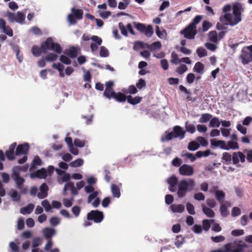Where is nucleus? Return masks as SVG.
<instances>
[{
	"label": "nucleus",
	"instance_id": "f257e3e1",
	"mask_svg": "<svg viewBox=\"0 0 252 252\" xmlns=\"http://www.w3.org/2000/svg\"><path fill=\"white\" fill-rule=\"evenodd\" d=\"M241 6L234 5L233 7V14L225 13L223 16L220 18V21L225 23V25L234 26L238 24L241 20Z\"/></svg>",
	"mask_w": 252,
	"mask_h": 252
},
{
	"label": "nucleus",
	"instance_id": "f03ea898",
	"mask_svg": "<svg viewBox=\"0 0 252 252\" xmlns=\"http://www.w3.org/2000/svg\"><path fill=\"white\" fill-rule=\"evenodd\" d=\"M195 186V183L193 179L189 181L182 180L178 184V191L177 194L179 198H182L185 197L188 191H191Z\"/></svg>",
	"mask_w": 252,
	"mask_h": 252
},
{
	"label": "nucleus",
	"instance_id": "7ed1b4c3",
	"mask_svg": "<svg viewBox=\"0 0 252 252\" xmlns=\"http://www.w3.org/2000/svg\"><path fill=\"white\" fill-rule=\"evenodd\" d=\"M224 247V250L218 249L211 252H244V249L247 248V245L244 243L234 242L225 244Z\"/></svg>",
	"mask_w": 252,
	"mask_h": 252
},
{
	"label": "nucleus",
	"instance_id": "20e7f679",
	"mask_svg": "<svg viewBox=\"0 0 252 252\" xmlns=\"http://www.w3.org/2000/svg\"><path fill=\"white\" fill-rule=\"evenodd\" d=\"M41 48L43 53H46L47 50H52L57 53L62 52V48L58 43H55L52 37H48L46 40L41 44Z\"/></svg>",
	"mask_w": 252,
	"mask_h": 252
},
{
	"label": "nucleus",
	"instance_id": "39448f33",
	"mask_svg": "<svg viewBox=\"0 0 252 252\" xmlns=\"http://www.w3.org/2000/svg\"><path fill=\"white\" fill-rule=\"evenodd\" d=\"M239 58L243 65H246L252 62V44L244 47Z\"/></svg>",
	"mask_w": 252,
	"mask_h": 252
},
{
	"label": "nucleus",
	"instance_id": "423d86ee",
	"mask_svg": "<svg viewBox=\"0 0 252 252\" xmlns=\"http://www.w3.org/2000/svg\"><path fill=\"white\" fill-rule=\"evenodd\" d=\"M134 24L135 28L139 32L144 33L147 37H151L153 34V28L151 25H149L146 26V25L140 23H134Z\"/></svg>",
	"mask_w": 252,
	"mask_h": 252
},
{
	"label": "nucleus",
	"instance_id": "0eeeda50",
	"mask_svg": "<svg viewBox=\"0 0 252 252\" xmlns=\"http://www.w3.org/2000/svg\"><path fill=\"white\" fill-rule=\"evenodd\" d=\"M197 33L196 28L192 26V25H189L183 30L180 31V34L184 35L185 38L188 39H193L195 35Z\"/></svg>",
	"mask_w": 252,
	"mask_h": 252
},
{
	"label": "nucleus",
	"instance_id": "6e6552de",
	"mask_svg": "<svg viewBox=\"0 0 252 252\" xmlns=\"http://www.w3.org/2000/svg\"><path fill=\"white\" fill-rule=\"evenodd\" d=\"M104 218L102 212L98 210H92L87 214V219L89 220H94L95 223H99Z\"/></svg>",
	"mask_w": 252,
	"mask_h": 252
},
{
	"label": "nucleus",
	"instance_id": "1a4fd4ad",
	"mask_svg": "<svg viewBox=\"0 0 252 252\" xmlns=\"http://www.w3.org/2000/svg\"><path fill=\"white\" fill-rule=\"evenodd\" d=\"M246 156L241 152H233L232 155V163L237 167H240L239 162L244 163L245 161Z\"/></svg>",
	"mask_w": 252,
	"mask_h": 252
},
{
	"label": "nucleus",
	"instance_id": "9d476101",
	"mask_svg": "<svg viewBox=\"0 0 252 252\" xmlns=\"http://www.w3.org/2000/svg\"><path fill=\"white\" fill-rule=\"evenodd\" d=\"M179 173L183 176H191L194 173L193 167L188 164H183L179 169Z\"/></svg>",
	"mask_w": 252,
	"mask_h": 252
},
{
	"label": "nucleus",
	"instance_id": "9b49d317",
	"mask_svg": "<svg viewBox=\"0 0 252 252\" xmlns=\"http://www.w3.org/2000/svg\"><path fill=\"white\" fill-rule=\"evenodd\" d=\"M30 148L29 144L25 143L18 145L16 149L15 155L16 156L27 155Z\"/></svg>",
	"mask_w": 252,
	"mask_h": 252
},
{
	"label": "nucleus",
	"instance_id": "f8f14e48",
	"mask_svg": "<svg viewBox=\"0 0 252 252\" xmlns=\"http://www.w3.org/2000/svg\"><path fill=\"white\" fill-rule=\"evenodd\" d=\"M0 29L8 36L11 37L13 35L12 29L9 26H6V22L2 18L0 19Z\"/></svg>",
	"mask_w": 252,
	"mask_h": 252
},
{
	"label": "nucleus",
	"instance_id": "ddd939ff",
	"mask_svg": "<svg viewBox=\"0 0 252 252\" xmlns=\"http://www.w3.org/2000/svg\"><path fill=\"white\" fill-rule=\"evenodd\" d=\"M169 185V190L171 192H174L176 190V186L178 184V179L175 175H172L167 181Z\"/></svg>",
	"mask_w": 252,
	"mask_h": 252
},
{
	"label": "nucleus",
	"instance_id": "4468645a",
	"mask_svg": "<svg viewBox=\"0 0 252 252\" xmlns=\"http://www.w3.org/2000/svg\"><path fill=\"white\" fill-rule=\"evenodd\" d=\"M48 186L46 183H43L39 187V192L37 193V197L40 199H44L48 196Z\"/></svg>",
	"mask_w": 252,
	"mask_h": 252
},
{
	"label": "nucleus",
	"instance_id": "2eb2a0df",
	"mask_svg": "<svg viewBox=\"0 0 252 252\" xmlns=\"http://www.w3.org/2000/svg\"><path fill=\"white\" fill-rule=\"evenodd\" d=\"M17 145L16 142L11 144L8 150L5 152V156L9 160H13L15 159L14 150Z\"/></svg>",
	"mask_w": 252,
	"mask_h": 252
},
{
	"label": "nucleus",
	"instance_id": "dca6fc26",
	"mask_svg": "<svg viewBox=\"0 0 252 252\" xmlns=\"http://www.w3.org/2000/svg\"><path fill=\"white\" fill-rule=\"evenodd\" d=\"M173 132L175 135V138L180 137V139H183L185 137V131L180 126H175L173 128Z\"/></svg>",
	"mask_w": 252,
	"mask_h": 252
},
{
	"label": "nucleus",
	"instance_id": "f3484780",
	"mask_svg": "<svg viewBox=\"0 0 252 252\" xmlns=\"http://www.w3.org/2000/svg\"><path fill=\"white\" fill-rule=\"evenodd\" d=\"M239 148L238 143L236 141H228L225 143V150H237Z\"/></svg>",
	"mask_w": 252,
	"mask_h": 252
},
{
	"label": "nucleus",
	"instance_id": "a211bd4d",
	"mask_svg": "<svg viewBox=\"0 0 252 252\" xmlns=\"http://www.w3.org/2000/svg\"><path fill=\"white\" fill-rule=\"evenodd\" d=\"M201 207L203 213L208 217L214 218L215 217V213L211 208L207 207L204 204H202Z\"/></svg>",
	"mask_w": 252,
	"mask_h": 252
},
{
	"label": "nucleus",
	"instance_id": "6ab92c4d",
	"mask_svg": "<svg viewBox=\"0 0 252 252\" xmlns=\"http://www.w3.org/2000/svg\"><path fill=\"white\" fill-rule=\"evenodd\" d=\"M211 144L212 146L216 147H220V148L225 150V141L219 140H217L215 139H211Z\"/></svg>",
	"mask_w": 252,
	"mask_h": 252
},
{
	"label": "nucleus",
	"instance_id": "aec40b11",
	"mask_svg": "<svg viewBox=\"0 0 252 252\" xmlns=\"http://www.w3.org/2000/svg\"><path fill=\"white\" fill-rule=\"evenodd\" d=\"M111 192L114 197L119 198L121 196L120 189L118 185L112 184L111 185Z\"/></svg>",
	"mask_w": 252,
	"mask_h": 252
},
{
	"label": "nucleus",
	"instance_id": "412c9836",
	"mask_svg": "<svg viewBox=\"0 0 252 252\" xmlns=\"http://www.w3.org/2000/svg\"><path fill=\"white\" fill-rule=\"evenodd\" d=\"M170 208L173 213H182L185 210V206L183 204H172Z\"/></svg>",
	"mask_w": 252,
	"mask_h": 252
},
{
	"label": "nucleus",
	"instance_id": "4be33fe9",
	"mask_svg": "<svg viewBox=\"0 0 252 252\" xmlns=\"http://www.w3.org/2000/svg\"><path fill=\"white\" fill-rule=\"evenodd\" d=\"M34 207V204H29L27 206L21 208L20 213L23 215L30 214L33 211Z\"/></svg>",
	"mask_w": 252,
	"mask_h": 252
},
{
	"label": "nucleus",
	"instance_id": "5701e85b",
	"mask_svg": "<svg viewBox=\"0 0 252 252\" xmlns=\"http://www.w3.org/2000/svg\"><path fill=\"white\" fill-rule=\"evenodd\" d=\"M43 233L46 239L50 240L51 237L55 235V230L52 228H45L43 230Z\"/></svg>",
	"mask_w": 252,
	"mask_h": 252
},
{
	"label": "nucleus",
	"instance_id": "b1692460",
	"mask_svg": "<svg viewBox=\"0 0 252 252\" xmlns=\"http://www.w3.org/2000/svg\"><path fill=\"white\" fill-rule=\"evenodd\" d=\"M222 162L225 164H229L231 163L232 155L228 152H224L222 154Z\"/></svg>",
	"mask_w": 252,
	"mask_h": 252
},
{
	"label": "nucleus",
	"instance_id": "393cba45",
	"mask_svg": "<svg viewBox=\"0 0 252 252\" xmlns=\"http://www.w3.org/2000/svg\"><path fill=\"white\" fill-rule=\"evenodd\" d=\"M71 11V13L75 16L76 20H79L83 18V11L82 9H77L73 7Z\"/></svg>",
	"mask_w": 252,
	"mask_h": 252
},
{
	"label": "nucleus",
	"instance_id": "a878e982",
	"mask_svg": "<svg viewBox=\"0 0 252 252\" xmlns=\"http://www.w3.org/2000/svg\"><path fill=\"white\" fill-rule=\"evenodd\" d=\"M127 96H126L124 94L119 92L116 93L113 98L115 99L116 101L120 102H124L127 100Z\"/></svg>",
	"mask_w": 252,
	"mask_h": 252
},
{
	"label": "nucleus",
	"instance_id": "bb28decb",
	"mask_svg": "<svg viewBox=\"0 0 252 252\" xmlns=\"http://www.w3.org/2000/svg\"><path fill=\"white\" fill-rule=\"evenodd\" d=\"M142 98L140 96H135V97H132L131 95L127 96V102L132 105H136L139 103H140L142 100Z\"/></svg>",
	"mask_w": 252,
	"mask_h": 252
},
{
	"label": "nucleus",
	"instance_id": "cd10ccee",
	"mask_svg": "<svg viewBox=\"0 0 252 252\" xmlns=\"http://www.w3.org/2000/svg\"><path fill=\"white\" fill-rule=\"evenodd\" d=\"M225 196V193L223 191L219 190L215 191V197L219 203L223 202Z\"/></svg>",
	"mask_w": 252,
	"mask_h": 252
},
{
	"label": "nucleus",
	"instance_id": "c85d7f7f",
	"mask_svg": "<svg viewBox=\"0 0 252 252\" xmlns=\"http://www.w3.org/2000/svg\"><path fill=\"white\" fill-rule=\"evenodd\" d=\"M204 66L203 63L198 62H197L193 68L194 71H195L199 74H203L204 72Z\"/></svg>",
	"mask_w": 252,
	"mask_h": 252
},
{
	"label": "nucleus",
	"instance_id": "c756f323",
	"mask_svg": "<svg viewBox=\"0 0 252 252\" xmlns=\"http://www.w3.org/2000/svg\"><path fill=\"white\" fill-rule=\"evenodd\" d=\"M185 238L181 235H178L176 237L174 244L177 248H180L185 243Z\"/></svg>",
	"mask_w": 252,
	"mask_h": 252
},
{
	"label": "nucleus",
	"instance_id": "7c9ffc66",
	"mask_svg": "<svg viewBox=\"0 0 252 252\" xmlns=\"http://www.w3.org/2000/svg\"><path fill=\"white\" fill-rule=\"evenodd\" d=\"M209 39L213 43H217L219 41L218 33L216 31H212L209 33Z\"/></svg>",
	"mask_w": 252,
	"mask_h": 252
},
{
	"label": "nucleus",
	"instance_id": "2f4dec72",
	"mask_svg": "<svg viewBox=\"0 0 252 252\" xmlns=\"http://www.w3.org/2000/svg\"><path fill=\"white\" fill-rule=\"evenodd\" d=\"M32 53L35 57H39L43 51L41 47L39 48L37 45H33L32 48Z\"/></svg>",
	"mask_w": 252,
	"mask_h": 252
},
{
	"label": "nucleus",
	"instance_id": "473e14b6",
	"mask_svg": "<svg viewBox=\"0 0 252 252\" xmlns=\"http://www.w3.org/2000/svg\"><path fill=\"white\" fill-rule=\"evenodd\" d=\"M77 54V49L75 47H70L66 52V55L71 58H75Z\"/></svg>",
	"mask_w": 252,
	"mask_h": 252
},
{
	"label": "nucleus",
	"instance_id": "72a5a7b5",
	"mask_svg": "<svg viewBox=\"0 0 252 252\" xmlns=\"http://www.w3.org/2000/svg\"><path fill=\"white\" fill-rule=\"evenodd\" d=\"M116 92H114L113 89H110L105 88V91L103 93V95L108 99L113 98Z\"/></svg>",
	"mask_w": 252,
	"mask_h": 252
},
{
	"label": "nucleus",
	"instance_id": "f704fd0d",
	"mask_svg": "<svg viewBox=\"0 0 252 252\" xmlns=\"http://www.w3.org/2000/svg\"><path fill=\"white\" fill-rule=\"evenodd\" d=\"M214 222V220H204L202 221V228L206 231L209 230L211 226V223Z\"/></svg>",
	"mask_w": 252,
	"mask_h": 252
},
{
	"label": "nucleus",
	"instance_id": "c9c22d12",
	"mask_svg": "<svg viewBox=\"0 0 252 252\" xmlns=\"http://www.w3.org/2000/svg\"><path fill=\"white\" fill-rule=\"evenodd\" d=\"M212 118V115L209 113L203 114L199 120L200 123H206Z\"/></svg>",
	"mask_w": 252,
	"mask_h": 252
},
{
	"label": "nucleus",
	"instance_id": "e433bc0d",
	"mask_svg": "<svg viewBox=\"0 0 252 252\" xmlns=\"http://www.w3.org/2000/svg\"><path fill=\"white\" fill-rule=\"evenodd\" d=\"M47 175V171L44 168L38 170L35 172L36 177L39 178H45Z\"/></svg>",
	"mask_w": 252,
	"mask_h": 252
},
{
	"label": "nucleus",
	"instance_id": "4c0bfd02",
	"mask_svg": "<svg viewBox=\"0 0 252 252\" xmlns=\"http://www.w3.org/2000/svg\"><path fill=\"white\" fill-rule=\"evenodd\" d=\"M210 126L213 127H219L220 126V122L217 117L212 118L210 119Z\"/></svg>",
	"mask_w": 252,
	"mask_h": 252
},
{
	"label": "nucleus",
	"instance_id": "58836bf2",
	"mask_svg": "<svg viewBox=\"0 0 252 252\" xmlns=\"http://www.w3.org/2000/svg\"><path fill=\"white\" fill-rule=\"evenodd\" d=\"M57 58V55L53 53H50L46 56L45 58V60L47 62H54L56 61Z\"/></svg>",
	"mask_w": 252,
	"mask_h": 252
},
{
	"label": "nucleus",
	"instance_id": "ea45409f",
	"mask_svg": "<svg viewBox=\"0 0 252 252\" xmlns=\"http://www.w3.org/2000/svg\"><path fill=\"white\" fill-rule=\"evenodd\" d=\"M84 160L82 158H78L76 160L70 163L69 165L72 167H77L83 164Z\"/></svg>",
	"mask_w": 252,
	"mask_h": 252
},
{
	"label": "nucleus",
	"instance_id": "a19ab883",
	"mask_svg": "<svg viewBox=\"0 0 252 252\" xmlns=\"http://www.w3.org/2000/svg\"><path fill=\"white\" fill-rule=\"evenodd\" d=\"M199 145L195 141L190 142L188 145V148L190 151H195L198 149Z\"/></svg>",
	"mask_w": 252,
	"mask_h": 252
},
{
	"label": "nucleus",
	"instance_id": "79ce46f5",
	"mask_svg": "<svg viewBox=\"0 0 252 252\" xmlns=\"http://www.w3.org/2000/svg\"><path fill=\"white\" fill-rule=\"evenodd\" d=\"M179 89L181 91L184 92L186 94H188V96L186 97V99L187 101H190L191 100V97L190 96L191 93L190 92L187 90V89L183 85H180L179 86Z\"/></svg>",
	"mask_w": 252,
	"mask_h": 252
},
{
	"label": "nucleus",
	"instance_id": "37998d69",
	"mask_svg": "<svg viewBox=\"0 0 252 252\" xmlns=\"http://www.w3.org/2000/svg\"><path fill=\"white\" fill-rule=\"evenodd\" d=\"M13 179L14 180L16 185L19 189L21 188L22 185L25 182V179L24 178L20 176L16 177Z\"/></svg>",
	"mask_w": 252,
	"mask_h": 252
},
{
	"label": "nucleus",
	"instance_id": "c03bdc74",
	"mask_svg": "<svg viewBox=\"0 0 252 252\" xmlns=\"http://www.w3.org/2000/svg\"><path fill=\"white\" fill-rule=\"evenodd\" d=\"M25 15L20 12L18 11L16 13V22L19 23H23V21L25 20Z\"/></svg>",
	"mask_w": 252,
	"mask_h": 252
},
{
	"label": "nucleus",
	"instance_id": "a18cd8bd",
	"mask_svg": "<svg viewBox=\"0 0 252 252\" xmlns=\"http://www.w3.org/2000/svg\"><path fill=\"white\" fill-rule=\"evenodd\" d=\"M202 15H197L192 20V23H190L189 25H192L193 27L196 28V25L198 24L201 20L202 19Z\"/></svg>",
	"mask_w": 252,
	"mask_h": 252
},
{
	"label": "nucleus",
	"instance_id": "49530a36",
	"mask_svg": "<svg viewBox=\"0 0 252 252\" xmlns=\"http://www.w3.org/2000/svg\"><path fill=\"white\" fill-rule=\"evenodd\" d=\"M188 70V67L186 65L184 64H181L180 66L177 67L176 70V72L179 74H182L184 72H186Z\"/></svg>",
	"mask_w": 252,
	"mask_h": 252
},
{
	"label": "nucleus",
	"instance_id": "de8ad7c7",
	"mask_svg": "<svg viewBox=\"0 0 252 252\" xmlns=\"http://www.w3.org/2000/svg\"><path fill=\"white\" fill-rule=\"evenodd\" d=\"M220 214L222 216L224 217H227L228 214L229 212L228 211L227 208L225 205L224 204H221L220 206Z\"/></svg>",
	"mask_w": 252,
	"mask_h": 252
},
{
	"label": "nucleus",
	"instance_id": "09e8293b",
	"mask_svg": "<svg viewBox=\"0 0 252 252\" xmlns=\"http://www.w3.org/2000/svg\"><path fill=\"white\" fill-rule=\"evenodd\" d=\"M211 154L210 150H207L205 151H198L196 152L195 156L198 158H201L202 157H207Z\"/></svg>",
	"mask_w": 252,
	"mask_h": 252
},
{
	"label": "nucleus",
	"instance_id": "8fccbe9b",
	"mask_svg": "<svg viewBox=\"0 0 252 252\" xmlns=\"http://www.w3.org/2000/svg\"><path fill=\"white\" fill-rule=\"evenodd\" d=\"M20 172H21V170H20V166H15L13 167V168L12 169V178L20 176Z\"/></svg>",
	"mask_w": 252,
	"mask_h": 252
},
{
	"label": "nucleus",
	"instance_id": "3c124183",
	"mask_svg": "<svg viewBox=\"0 0 252 252\" xmlns=\"http://www.w3.org/2000/svg\"><path fill=\"white\" fill-rule=\"evenodd\" d=\"M42 206L44 208L45 211L46 212H49L52 209V207L49 202V201L47 199H45L41 202Z\"/></svg>",
	"mask_w": 252,
	"mask_h": 252
},
{
	"label": "nucleus",
	"instance_id": "603ef678",
	"mask_svg": "<svg viewBox=\"0 0 252 252\" xmlns=\"http://www.w3.org/2000/svg\"><path fill=\"white\" fill-rule=\"evenodd\" d=\"M119 28L121 31V32L123 35L126 36H128V33L127 31L126 27H125L124 24L122 22L119 23Z\"/></svg>",
	"mask_w": 252,
	"mask_h": 252
},
{
	"label": "nucleus",
	"instance_id": "864d4df0",
	"mask_svg": "<svg viewBox=\"0 0 252 252\" xmlns=\"http://www.w3.org/2000/svg\"><path fill=\"white\" fill-rule=\"evenodd\" d=\"M196 53L198 56L200 58L205 57L207 55L206 50L203 47L198 48L196 50Z\"/></svg>",
	"mask_w": 252,
	"mask_h": 252
},
{
	"label": "nucleus",
	"instance_id": "5fc2aeb1",
	"mask_svg": "<svg viewBox=\"0 0 252 252\" xmlns=\"http://www.w3.org/2000/svg\"><path fill=\"white\" fill-rule=\"evenodd\" d=\"M212 26V24L208 21H204L202 23V31L204 32L207 31Z\"/></svg>",
	"mask_w": 252,
	"mask_h": 252
},
{
	"label": "nucleus",
	"instance_id": "6e6d98bb",
	"mask_svg": "<svg viewBox=\"0 0 252 252\" xmlns=\"http://www.w3.org/2000/svg\"><path fill=\"white\" fill-rule=\"evenodd\" d=\"M166 135L165 137H162L161 138V141L164 142L165 141H169L171 140L173 138H175V135L173 131L170 132V133H167L166 132Z\"/></svg>",
	"mask_w": 252,
	"mask_h": 252
},
{
	"label": "nucleus",
	"instance_id": "4d7b16f0",
	"mask_svg": "<svg viewBox=\"0 0 252 252\" xmlns=\"http://www.w3.org/2000/svg\"><path fill=\"white\" fill-rule=\"evenodd\" d=\"M185 127L186 130L190 133H193L195 131V126L191 124H189L188 122L186 123Z\"/></svg>",
	"mask_w": 252,
	"mask_h": 252
},
{
	"label": "nucleus",
	"instance_id": "13d9d810",
	"mask_svg": "<svg viewBox=\"0 0 252 252\" xmlns=\"http://www.w3.org/2000/svg\"><path fill=\"white\" fill-rule=\"evenodd\" d=\"M213 242L215 243H220L224 241L225 237L223 236L220 235L217 236H212L211 238Z\"/></svg>",
	"mask_w": 252,
	"mask_h": 252
},
{
	"label": "nucleus",
	"instance_id": "bf43d9fd",
	"mask_svg": "<svg viewBox=\"0 0 252 252\" xmlns=\"http://www.w3.org/2000/svg\"><path fill=\"white\" fill-rule=\"evenodd\" d=\"M186 206H187V210L189 214L194 215L195 214V212L194 210V207L192 204L188 202L187 203Z\"/></svg>",
	"mask_w": 252,
	"mask_h": 252
},
{
	"label": "nucleus",
	"instance_id": "052dcab7",
	"mask_svg": "<svg viewBox=\"0 0 252 252\" xmlns=\"http://www.w3.org/2000/svg\"><path fill=\"white\" fill-rule=\"evenodd\" d=\"M73 200V197H72L70 199L64 198L63 199V205L66 207L69 208L72 205Z\"/></svg>",
	"mask_w": 252,
	"mask_h": 252
},
{
	"label": "nucleus",
	"instance_id": "680f3d73",
	"mask_svg": "<svg viewBox=\"0 0 252 252\" xmlns=\"http://www.w3.org/2000/svg\"><path fill=\"white\" fill-rule=\"evenodd\" d=\"M50 222L52 226H55L60 223V219L57 217H53L50 219Z\"/></svg>",
	"mask_w": 252,
	"mask_h": 252
},
{
	"label": "nucleus",
	"instance_id": "e2e57ef3",
	"mask_svg": "<svg viewBox=\"0 0 252 252\" xmlns=\"http://www.w3.org/2000/svg\"><path fill=\"white\" fill-rule=\"evenodd\" d=\"M11 197L14 201H19L20 200L21 196L16 190H13L11 194Z\"/></svg>",
	"mask_w": 252,
	"mask_h": 252
},
{
	"label": "nucleus",
	"instance_id": "0e129e2a",
	"mask_svg": "<svg viewBox=\"0 0 252 252\" xmlns=\"http://www.w3.org/2000/svg\"><path fill=\"white\" fill-rule=\"evenodd\" d=\"M180 60V59H179L178 56L177 54H176L174 52L172 53L171 60L170 61L172 63L175 64H178L179 63H180L179 62Z\"/></svg>",
	"mask_w": 252,
	"mask_h": 252
},
{
	"label": "nucleus",
	"instance_id": "69168bd1",
	"mask_svg": "<svg viewBox=\"0 0 252 252\" xmlns=\"http://www.w3.org/2000/svg\"><path fill=\"white\" fill-rule=\"evenodd\" d=\"M236 128L242 134L245 135L247 132V128L240 124L237 125Z\"/></svg>",
	"mask_w": 252,
	"mask_h": 252
},
{
	"label": "nucleus",
	"instance_id": "338daca9",
	"mask_svg": "<svg viewBox=\"0 0 252 252\" xmlns=\"http://www.w3.org/2000/svg\"><path fill=\"white\" fill-rule=\"evenodd\" d=\"M100 56L102 57H107L109 56L108 49L104 46H101L100 51Z\"/></svg>",
	"mask_w": 252,
	"mask_h": 252
},
{
	"label": "nucleus",
	"instance_id": "774afa93",
	"mask_svg": "<svg viewBox=\"0 0 252 252\" xmlns=\"http://www.w3.org/2000/svg\"><path fill=\"white\" fill-rule=\"evenodd\" d=\"M195 78L196 77L194 74L189 73L187 76V82L189 84H192L194 82Z\"/></svg>",
	"mask_w": 252,
	"mask_h": 252
}]
</instances>
